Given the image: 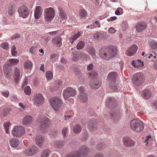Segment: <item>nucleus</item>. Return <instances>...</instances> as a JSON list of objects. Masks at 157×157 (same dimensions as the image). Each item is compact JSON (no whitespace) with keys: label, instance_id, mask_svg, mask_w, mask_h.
I'll return each mask as SVG.
<instances>
[{"label":"nucleus","instance_id":"f257e3e1","mask_svg":"<svg viewBox=\"0 0 157 157\" xmlns=\"http://www.w3.org/2000/svg\"><path fill=\"white\" fill-rule=\"evenodd\" d=\"M117 49L113 45L101 48L99 50V55L101 58L105 60H109L117 55Z\"/></svg>","mask_w":157,"mask_h":157},{"label":"nucleus","instance_id":"f03ea898","mask_svg":"<svg viewBox=\"0 0 157 157\" xmlns=\"http://www.w3.org/2000/svg\"><path fill=\"white\" fill-rule=\"evenodd\" d=\"M118 77V74L116 71H112L110 72L107 78L109 82V86L111 89L115 91L119 90L118 85L116 83V78Z\"/></svg>","mask_w":157,"mask_h":157},{"label":"nucleus","instance_id":"7ed1b4c3","mask_svg":"<svg viewBox=\"0 0 157 157\" xmlns=\"http://www.w3.org/2000/svg\"><path fill=\"white\" fill-rule=\"evenodd\" d=\"M131 128L135 132H140L144 129L143 122L138 118L132 120L130 122Z\"/></svg>","mask_w":157,"mask_h":157},{"label":"nucleus","instance_id":"20e7f679","mask_svg":"<svg viewBox=\"0 0 157 157\" xmlns=\"http://www.w3.org/2000/svg\"><path fill=\"white\" fill-rule=\"evenodd\" d=\"M145 77L141 72H139L134 74L132 78V82L136 86H139L142 85L145 81Z\"/></svg>","mask_w":157,"mask_h":157},{"label":"nucleus","instance_id":"39448f33","mask_svg":"<svg viewBox=\"0 0 157 157\" xmlns=\"http://www.w3.org/2000/svg\"><path fill=\"white\" fill-rule=\"evenodd\" d=\"M50 102L51 106L56 111H59L62 105L61 100L57 98H51Z\"/></svg>","mask_w":157,"mask_h":157},{"label":"nucleus","instance_id":"423d86ee","mask_svg":"<svg viewBox=\"0 0 157 157\" xmlns=\"http://www.w3.org/2000/svg\"><path fill=\"white\" fill-rule=\"evenodd\" d=\"M25 132V129L22 126H17L12 130V133L14 136L19 137L22 136Z\"/></svg>","mask_w":157,"mask_h":157},{"label":"nucleus","instance_id":"0eeeda50","mask_svg":"<svg viewBox=\"0 0 157 157\" xmlns=\"http://www.w3.org/2000/svg\"><path fill=\"white\" fill-rule=\"evenodd\" d=\"M76 91L74 89L68 87L64 89L63 92V95L65 100L71 97H74L76 94Z\"/></svg>","mask_w":157,"mask_h":157},{"label":"nucleus","instance_id":"6e6552de","mask_svg":"<svg viewBox=\"0 0 157 157\" xmlns=\"http://www.w3.org/2000/svg\"><path fill=\"white\" fill-rule=\"evenodd\" d=\"M49 119L44 118L42 119L40 126V128L43 132L46 133L48 130Z\"/></svg>","mask_w":157,"mask_h":157},{"label":"nucleus","instance_id":"1a4fd4ad","mask_svg":"<svg viewBox=\"0 0 157 157\" xmlns=\"http://www.w3.org/2000/svg\"><path fill=\"white\" fill-rule=\"evenodd\" d=\"M34 104L36 106H40L44 102V98L41 94H36L34 95Z\"/></svg>","mask_w":157,"mask_h":157},{"label":"nucleus","instance_id":"9d476101","mask_svg":"<svg viewBox=\"0 0 157 157\" xmlns=\"http://www.w3.org/2000/svg\"><path fill=\"white\" fill-rule=\"evenodd\" d=\"M38 148L35 146H33L29 147L28 149H25L24 154L27 156H32L36 154L38 151Z\"/></svg>","mask_w":157,"mask_h":157},{"label":"nucleus","instance_id":"9b49d317","mask_svg":"<svg viewBox=\"0 0 157 157\" xmlns=\"http://www.w3.org/2000/svg\"><path fill=\"white\" fill-rule=\"evenodd\" d=\"M105 104L106 106L110 108H113L117 106L116 101L113 98L110 97L106 99Z\"/></svg>","mask_w":157,"mask_h":157},{"label":"nucleus","instance_id":"f8f14e48","mask_svg":"<svg viewBox=\"0 0 157 157\" xmlns=\"http://www.w3.org/2000/svg\"><path fill=\"white\" fill-rule=\"evenodd\" d=\"M44 14L45 20L50 22L55 16V12L54 10H45Z\"/></svg>","mask_w":157,"mask_h":157},{"label":"nucleus","instance_id":"ddd939ff","mask_svg":"<svg viewBox=\"0 0 157 157\" xmlns=\"http://www.w3.org/2000/svg\"><path fill=\"white\" fill-rule=\"evenodd\" d=\"M137 49V46L133 44L126 51L125 54L128 56H133L136 54Z\"/></svg>","mask_w":157,"mask_h":157},{"label":"nucleus","instance_id":"4468645a","mask_svg":"<svg viewBox=\"0 0 157 157\" xmlns=\"http://www.w3.org/2000/svg\"><path fill=\"white\" fill-rule=\"evenodd\" d=\"M146 24L144 21H140L138 22L136 25V31L140 32L143 30L145 29L147 27Z\"/></svg>","mask_w":157,"mask_h":157},{"label":"nucleus","instance_id":"2eb2a0df","mask_svg":"<svg viewBox=\"0 0 157 157\" xmlns=\"http://www.w3.org/2000/svg\"><path fill=\"white\" fill-rule=\"evenodd\" d=\"M124 145L126 147H130L134 146L135 142L130 138L124 137L123 140Z\"/></svg>","mask_w":157,"mask_h":157},{"label":"nucleus","instance_id":"dca6fc26","mask_svg":"<svg viewBox=\"0 0 157 157\" xmlns=\"http://www.w3.org/2000/svg\"><path fill=\"white\" fill-rule=\"evenodd\" d=\"M121 115L119 112H113L111 114V118L114 122H118L121 119Z\"/></svg>","mask_w":157,"mask_h":157},{"label":"nucleus","instance_id":"f3484780","mask_svg":"<svg viewBox=\"0 0 157 157\" xmlns=\"http://www.w3.org/2000/svg\"><path fill=\"white\" fill-rule=\"evenodd\" d=\"M10 66L9 63H6L3 66V70L5 76L7 78H9L10 77L11 74L10 73L11 72V68L7 67Z\"/></svg>","mask_w":157,"mask_h":157},{"label":"nucleus","instance_id":"a211bd4d","mask_svg":"<svg viewBox=\"0 0 157 157\" xmlns=\"http://www.w3.org/2000/svg\"><path fill=\"white\" fill-rule=\"evenodd\" d=\"M44 139L41 136H37L35 138L36 144L40 148H42Z\"/></svg>","mask_w":157,"mask_h":157},{"label":"nucleus","instance_id":"6ab92c4d","mask_svg":"<svg viewBox=\"0 0 157 157\" xmlns=\"http://www.w3.org/2000/svg\"><path fill=\"white\" fill-rule=\"evenodd\" d=\"M152 94L150 90L147 89H144L142 92V96L145 99H149L151 96Z\"/></svg>","mask_w":157,"mask_h":157},{"label":"nucleus","instance_id":"aec40b11","mask_svg":"<svg viewBox=\"0 0 157 157\" xmlns=\"http://www.w3.org/2000/svg\"><path fill=\"white\" fill-rule=\"evenodd\" d=\"M33 121V119L31 116L27 115L23 118L22 123L24 125H27L31 124Z\"/></svg>","mask_w":157,"mask_h":157},{"label":"nucleus","instance_id":"412c9836","mask_svg":"<svg viewBox=\"0 0 157 157\" xmlns=\"http://www.w3.org/2000/svg\"><path fill=\"white\" fill-rule=\"evenodd\" d=\"M89 151V150L86 146H82L80 147L78 151L81 156L87 154Z\"/></svg>","mask_w":157,"mask_h":157},{"label":"nucleus","instance_id":"4be33fe9","mask_svg":"<svg viewBox=\"0 0 157 157\" xmlns=\"http://www.w3.org/2000/svg\"><path fill=\"white\" fill-rule=\"evenodd\" d=\"M62 38L59 36L53 38L52 41V43L56 46L57 47L60 46L62 45L61 40Z\"/></svg>","mask_w":157,"mask_h":157},{"label":"nucleus","instance_id":"5701e85b","mask_svg":"<svg viewBox=\"0 0 157 157\" xmlns=\"http://www.w3.org/2000/svg\"><path fill=\"white\" fill-rule=\"evenodd\" d=\"M14 71L15 75L14 76V82L17 84L19 83V77L20 76V72L19 70L17 67L14 68Z\"/></svg>","mask_w":157,"mask_h":157},{"label":"nucleus","instance_id":"b1692460","mask_svg":"<svg viewBox=\"0 0 157 157\" xmlns=\"http://www.w3.org/2000/svg\"><path fill=\"white\" fill-rule=\"evenodd\" d=\"M10 143L12 147H16L19 145V141L17 138H12L10 140Z\"/></svg>","mask_w":157,"mask_h":157},{"label":"nucleus","instance_id":"393cba45","mask_svg":"<svg viewBox=\"0 0 157 157\" xmlns=\"http://www.w3.org/2000/svg\"><path fill=\"white\" fill-rule=\"evenodd\" d=\"M101 84V82L98 81H93L90 83V87L94 89H97L99 88Z\"/></svg>","mask_w":157,"mask_h":157},{"label":"nucleus","instance_id":"a878e982","mask_svg":"<svg viewBox=\"0 0 157 157\" xmlns=\"http://www.w3.org/2000/svg\"><path fill=\"white\" fill-rule=\"evenodd\" d=\"M18 12L20 17L24 18L27 17L29 13V10H18Z\"/></svg>","mask_w":157,"mask_h":157},{"label":"nucleus","instance_id":"bb28decb","mask_svg":"<svg viewBox=\"0 0 157 157\" xmlns=\"http://www.w3.org/2000/svg\"><path fill=\"white\" fill-rule=\"evenodd\" d=\"M88 95L86 93L79 94V99L82 102H86L88 100Z\"/></svg>","mask_w":157,"mask_h":157},{"label":"nucleus","instance_id":"cd10ccee","mask_svg":"<svg viewBox=\"0 0 157 157\" xmlns=\"http://www.w3.org/2000/svg\"><path fill=\"white\" fill-rule=\"evenodd\" d=\"M59 15L60 18L62 20H66L67 18V15L65 10H59Z\"/></svg>","mask_w":157,"mask_h":157},{"label":"nucleus","instance_id":"c85d7f7f","mask_svg":"<svg viewBox=\"0 0 157 157\" xmlns=\"http://www.w3.org/2000/svg\"><path fill=\"white\" fill-rule=\"evenodd\" d=\"M82 130L81 126L78 124H76L74 125L73 128V132L75 133H80Z\"/></svg>","mask_w":157,"mask_h":157},{"label":"nucleus","instance_id":"c756f323","mask_svg":"<svg viewBox=\"0 0 157 157\" xmlns=\"http://www.w3.org/2000/svg\"><path fill=\"white\" fill-rule=\"evenodd\" d=\"M96 128V123L95 122L90 121L88 124V128L91 131H93Z\"/></svg>","mask_w":157,"mask_h":157},{"label":"nucleus","instance_id":"7c9ffc66","mask_svg":"<svg viewBox=\"0 0 157 157\" xmlns=\"http://www.w3.org/2000/svg\"><path fill=\"white\" fill-rule=\"evenodd\" d=\"M80 36V33H78L77 34L72 35L71 37L69 38V40L71 44H73L74 41L76 40Z\"/></svg>","mask_w":157,"mask_h":157},{"label":"nucleus","instance_id":"2f4dec72","mask_svg":"<svg viewBox=\"0 0 157 157\" xmlns=\"http://www.w3.org/2000/svg\"><path fill=\"white\" fill-rule=\"evenodd\" d=\"M7 62L9 63L10 65L13 66L17 64L18 63L19 60L17 59H9Z\"/></svg>","mask_w":157,"mask_h":157},{"label":"nucleus","instance_id":"473e14b6","mask_svg":"<svg viewBox=\"0 0 157 157\" xmlns=\"http://www.w3.org/2000/svg\"><path fill=\"white\" fill-rule=\"evenodd\" d=\"M150 47L153 49L157 48V42L154 40H151L149 41Z\"/></svg>","mask_w":157,"mask_h":157},{"label":"nucleus","instance_id":"72a5a7b5","mask_svg":"<svg viewBox=\"0 0 157 157\" xmlns=\"http://www.w3.org/2000/svg\"><path fill=\"white\" fill-rule=\"evenodd\" d=\"M78 54L77 52H73L72 55L71 56L72 57V60L73 61H78L79 59V56H76L77 54Z\"/></svg>","mask_w":157,"mask_h":157},{"label":"nucleus","instance_id":"f704fd0d","mask_svg":"<svg viewBox=\"0 0 157 157\" xmlns=\"http://www.w3.org/2000/svg\"><path fill=\"white\" fill-rule=\"evenodd\" d=\"M50 154V151L49 150L46 149L44 150L41 153V157H48Z\"/></svg>","mask_w":157,"mask_h":157},{"label":"nucleus","instance_id":"c9c22d12","mask_svg":"<svg viewBox=\"0 0 157 157\" xmlns=\"http://www.w3.org/2000/svg\"><path fill=\"white\" fill-rule=\"evenodd\" d=\"M85 44V42L82 41H80L78 44L77 45L76 48L78 50H80L82 49L84 47Z\"/></svg>","mask_w":157,"mask_h":157},{"label":"nucleus","instance_id":"e433bc0d","mask_svg":"<svg viewBox=\"0 0 157 157\" xmlns=\"http://www.w3.org/2000/svg\"><path fill=\"white\" fill-rule=\"evenodd\" d=\"M66 157H81V156L78 151H76L67 155Z\"/></svg>","mask_w":157,"mask_h":157},{"label":"nucleus","instance_id":"4c0bfd02","mask_svg":"<svg viewBox=\"0 0 157 157\" xmlns=\"http://www.w3.org/2000/svg\"><path fill=\"white\" fill-rule=\"evenodd\" d=\"M42 13V10H35L34 17L36 19H38Z\"/></svg>","mask_w":157,"mask_h":157},{"label":"nucleus","instance_id":"58836bf2","mask_svg":"<svg viewBox=\"0 0 157 157\" xmlns=\"http://www.w3.org/2000/svg\"><path fill=\"white\" fill-rule=\"evenodd\" d=\"M78 54H79V58L82 59H86L87 55L86 54L84 53L80 52H78Z\"/></svg>","mask_w":157,"mask_h":157},{"label":"nucleus","instance_id":"ea45409f","mask_svg":"<svg viewBox=\"0 0 157 157\" xmlns=\"http://www.w3.org/2000/svg\"><path fill=\"white\" fill-rule=\"evenodd\" d=\"M32 66V63L29 61L25 62L24 65V67L25 69H29Z\"/></svg>","mask_w":157,"mask_h":157},{"label":"nucleus","instance_id":"a19ab883","mask_svg":"<svg viewBox=\"0 0 157 157\" xmlns=\"http://www.w3.org/2000/svg\"><path fill=\"white\" fill-rule=\"evenodd\" d=\"M24 91L27 95H30L31 94V90L29 86H25L24 89Z\"/></svg>","mask_w":157,"mask_h":157},{"label":"nucleus","instance_id":"79ce46f5","mask_svg":"<svg viewBox=\"0 0 157 157\" xmlns=\"http://www.w3.org/2000/svg\"><path fill=\"white\" fill-rule=\"evenodd\" d=\"M46 77L48 80L52 79L53 77V74L51 71H48L46 74Z\"/></svg>","mask_w":157,"mask_h":157},{"label":"nucleus","instance_id":"37998d69","mask_svg":"<svg viewBox=\"0 0 157 157\" xmlns=\"http://www.w3.org/2000/svg\"><path fill=\"white\" fill-rule=\"evenodd\" d=\"M10 126V123L7 122L4 124V127L5 129L6 132L7 133H9V128Z\"/></svg>","mask_w":157,"mask_h":157},{"label":"nucleus","instance_id":"c03bdc74","mask_svg":"<svg viewBox=\"0 0 157 157\" xmlns=\"http://www.w3.org/2000/svg\"><path fill=\"white\" fill-rule=\"evenodd\" d=\"M1 47L4 50L9 49V44L7 42H3L2 43Z\"/></svg>","mask_w":157,"mask_h":157},{"label":"nucleus","instance_id":"a18cd8bd","mask_svg":"<svg viewBox=\"0 0 157 157\" xmlns=\"http://www.w3.org/2000/svg\"><path fill=\"white\" fill-rule=\"evenodd\" d=\"M58 131L57 130H55L52 131L50 133V135L52 138H54L58 135Z\"/></svg>","mask_w":157,"mask_h":157},{"label":"nucleus","instance_id":"49530a36","mask_svg":"<svg viewBox=\"0 0 157 157\" xmlns=\"http://www.w3.org/2000/svg\"><path fill=\"white\" fill-rule=\"evenodd\" d=\"M88 74L90 75V78L91 79H93L94 78V77L97 76L98 73L95 71H94L89 73Z\"/></svg>","mask_w":157,"mask_h":157},{"label":"nucleus","instance_id":"de8ad7c7","mask_svg":"<svg viewBox=\"0 0 157 157\" xmlns=\"http://www.w3.org/2000/svg\"><path fill=\"white\" fill-rule=\"evenodd\" d=\"M63 141H56L55 143V146L56 147L60 148L63 145Z\"/></svg>","mask_w":157,"mask_h":157},{"label":"nucleus","instance_id":"09e8293b","mask_svg":"<svg viewBox=\"0 0 157 157\" xmlns=\"http://www.w3.org/2000/svg\"><path fill=\"white\" fill-rule=\"evenodd\" d=\"M89 53L92 56H94L95 54L94 48L91 47L90 46L88 47Z\"/></svg>","mask_w":157,"mask_h":157},{"label":"nucleus","instance_id":"8fccbe9b","mask_svg":"<svg viewBox=\"0 0 157 157\" xmlns=\"http://www.w3.org/2000/svg\"><path fill=\"white\" fill-rule=\"evenodd\" d=\"M79 13L80 16L82 17H85L87 15L86 10H79Z\"/></svg>","mask_w":157,"mask_h":157},{"label":"nucleus","instance_id":"3c124183","mask_svg":"<svg viewBox=\"0 0 157 157\" xmlns=\"http://www.w3.org/2000/svg\"><path fill=\"white\" fill-rule=\"evenodd\" d=\"M16 48L14 45L12 46L11 48V54L13 56H16L17 53L16 51Z\"/></svg>","mask_w":157,"mask_h":157},{"label":"nucleus","instance_id":"603ef678","mask_svg":"<svg viewBox=\"0 0 157 157\" xmlns=\"http://www.w3.org/2000/svg\"><path fill=\"white\" fill-rule=\"evenodd\" d=\"M122 29L124 31H125L128 28V25L126 21H123L122 24Z\"/></svg>","mask_w":157,"mask_h":157},{"label":"nucleus","instance_id":"864d4df0","mask_svg":"<svg viewBox=\"0 0 157 157\" xmlns=\"http://www.w3.org/2000/svg\"><path fill=\"white\" fill-rule=\"evenodd\" d=\"M37 51V48L36 47H32L30 49V52L33 54L35 53Z\"/></svg>","mask_w":157,"mask_h":157},{"label":"nucleus","instance_id":"5fc2aeb1","mask_svg":"<svg viewBox=\"0 0 157 157\" xmlns=\"http://www.w3.org/2000/svg\"><path fill=\"white\" fill-rule=\"evenodd\" d=\"M67 127L64 128L62 130V135L64 137H65L67 132Z\"/></svg>","mask_w":157,"mask_h":157},{"label":"nucleus","instance_id":"6e6d98bb","mask_svg":"<svg viewBox=\"0 0 157 157\" xmlns=\"http://www.w3.org/2000/svg\"><path fill=\"white\" fill-rule=\"evenodd\" d=\"M20 37V35L18 33H16L13 36L11 37V39L13 40Z\"/></svg>","mask_w":157,"mask_h":157},{"label":"nucleus","instance_id":"4d7b16f0","mask_svg":"<svg viewBox=\"0 0 157 157\" xmlns=\"http://www.w3.org/2000/svg\"><path fill=\"white\" fill-rule=\"evenodd\" d=\"M79 91L80 93L79 94L86 93L85 92L84 88L82 86H80L79 88Z\"/></svg>","mask_w":157,"mask_h":157},{"label":"nucleus","instance_id":"13d9d810","mask_svg":"<svg viewBox=\"0 0 157 157\" xmlns=\"http://www.w3.org/2000/svg\"><path fill=\"white\" fill-rule=\"evenodd\" d=\"M145 56H146L147 57V58L149 59L148 61H153V55L151 54L147 55Z\"/></svg>","mask_w":157,"mask_h":157},{"label":"nucleus","instance_id":"bf43d9fd","mask_svg":"<svg viewBox=\"0 0 157 157\" xmlns=\"http://www.w3.org/2000/svg\"><path fill=\"white\" fill-rule=\"evenodd\" d=\"M10 109H5L3 111V113L4 115H6L9 113Z\"/></svg>","mask_w":157,"mask_h":157},{"label":"nucleus","instance_id":"052dcab7","mask_svg":"<svg viewBox=\"0 0 157 157\" xmlns=\"http://www.w3.org/2000/svg\"><path fill=\"white\" fill-rule=\"evenodd\" d=\"M108 31L109 33H114L116 32V30L112 27H110Z\"/></svg>","mask_w":157,"mask_h":157},{"label":"nucleus","instance_id":"680f3d73","mask_svg":"<svg viewBox=\"0 0 157 157\" xmlns=\"http://www.w3.org/2000/svg\"><path fill=\"white\" fill-rule=\"evenodd\" d=\"M103 144L102 143H99L97 146V149L98 150H100L103 147Z\"/></svg>","mask_w":157,"mask_h":157},{"label":"nucleus","instance_id":"e2e57ef3","mask_svg":"<svg viewBox=\"0 0 157 157\" xmlns=\"http://www.w3.org/2000/svg\"><path fill=\"white\" fill-rule=\"evenodd\" d=\"M2 95L4 96L5 97H9V94H10L9 92L8 91L2 92Z\"/></svg>","mask_w":157,"mask_h":157},{"label":"nucleus","instance_id":"0e129e2a","mask_svg":"<svg viewBox=\"0 0 157 157\" xmlns=\"http://www.w3.org/2000/svg\"><path fill=\"white\" fill-rule=\"evenodd\" d=\"M100 34L99 33H96L94 34V37L95 39H98L100 38Z\"/></svg>","mask_w":157,"mask_h":157},{"label":"nucleus","instance_id":"69168bd1","mask_svg":"<svg viewBox=\"0 0 157 157\" xmlns=\"http://www.w3.org/2000/svg\"><path fill=\"white\" fill-rule=\"evenodd\" d=\"M7 6H8V10H13V9H15L14 7L15 6L14 5L13 6L12 4H10Z\"/></svg>","mask_w":157,"mask_h":157},{"label":"nucleus","instance_id":"338daca9","mask_svg":"<svg viewBox=\"0 0 157 157\" xmlns=\"http://www.w3.org/2000/svg\"><path fill=\"white\" fill-rule=\"evenodd\" d=\"M93 64H90L87 66V69L88 71L91 70L93 69Z\"/></svg>","mask_w":157,"mask_h":157},{"label":"nucleus","instance_id":"774afa93","mask_svg":"<svg viewBox=\"0 0 157 157\" xmlns=\"http://www.w3.org/2000/svg\"><path fill=\"white\" fill-rule=\"evenodd\" d=\"M123 13V10H116L115 13L116 15L122 14Z\"/></svg>","mask_w":157,"mask_h":157}]
</instances>
